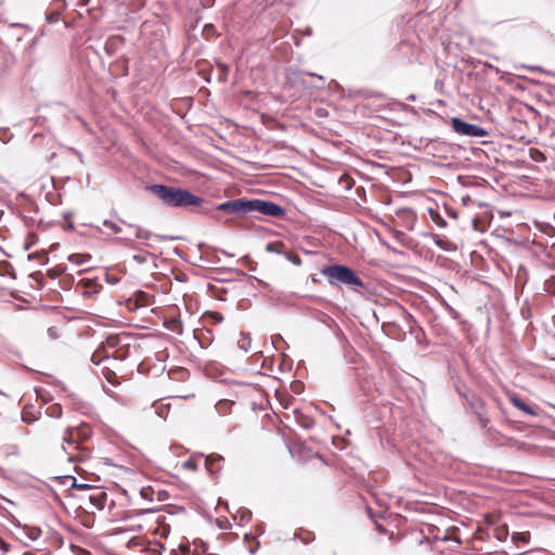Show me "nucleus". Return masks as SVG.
I'll return each mask as SVG.
<instances>
[{
	"label": "nucleus",
	"instance_id": "1",
	"mask_svg": "<svg viewBox=\"0 0 555 555\" xmlns=\"http://www.w3.org/2000/svg\"><path fill=\"white\" fill-rule=\"evenodd\" d=\"M147 190L155 195L164 205L172 208H185L199 206L203 198L189 190L165 184H152Z\"/></svg>",
	"mask_w": 555,
	"mask_h": 555
},
{
	"label": "nucleus",
	"instance_id": "2",
	"mask_svg": "<svg viewBox=\"0 0 555 555\" xmlns=\"http://www.w3.org/2000/svg\"><path fill=\"white\" fill-rule=\"evenodd\" d=\"M322 273L324 276L327 278L328 283L334 286H364L363 281L356 274V272L351 268L347 266H328L322 270Z\"/></svg>",
	"mask_w": 555,
	"mask_h": 555
},
{
	"label": "nucleus",
	"instance_id": "3",
	"mask_svg": "<svg viewBox=\"0 0 555 555\" xmlns=\"http://www.w3.org/2000/svg\"><path fill=\"white\" fill-rule=\"evenodd\" d=\"M216 209L227 215H233L236 217H249L250 216V199H234L219 204Z\"/></svg>",
	"mask_w": 555,
	"mask_h": 555
},
{
	"label": "nucleus",
	"instance_id": "4",
	"mask_svg": "<svg viewBox=\"0 0 555 555\" xmlns=\"http://www.w3.org/2000/svg\"><path fill=\"white\" fill-rule=\"evenodd\" d=\"M255 212L263 216L279 218L285 215V209L273 202L250 199V216H253Z\"/></svg>",
	"mask_w": 555,
	"mask_h": 555
},
{
	"label": "nucleus",
	"instance_id": "5",
	"mask_svg": "<svg viewBox=\"0 0 555 555\" xmlns=\"http://www.w3.org/2000/svg\"><path fill=\"white\" fill-rule=\"evenodd\" d=\"M451 126L453 131L456 132L457 134L469 138H482L488 134V132L478 125L469 124L457 117H453L451 119Z\"/></svg>",
	"mask_w": 555,
	"mask_h": 555
},
{
	"label": "nucleus",
	"instance_id": "6",
	"mask_svg": "<svg viewBox=\"0 0 555 555\" xmlns=\"http://www.w3.org/2000/svg\"><path fill=\"white\" fill-rule=\"evenodd\" d=\"M118 343V339L117 337H109L107 338L106 340V346H104L103 350H96L93 354H92V362L94 364H100L101 361L106 358L108 359L111 357V354L107 352L106 348H114Z\"/></svg>",
	"mask_w": 555,
	"mask_h": 555
},
{
	"label": "nucleus",
	"instance_id": "7",
	"mask_svg": "<svg viewBox=\"0 0 555 555\" xmlns=\"http://www.w3.org/2000/svg\"><path fill=\"white\" fill-rule=\"evenodd\" d=\"M133 227L135 229V237L139 238V240H142L143 244L145 246H147V247L152 246L151 241L153 238H160V240L167 238L166 236L154 234L151 231L142 229V228L138 227V225H133Z\"/></svg>",
	"mask_w": 555,
	"mask_h": 555
},
{
	"label": "nucleus",
	"instance_id": "8",
	"mask_svg": "<svg viewBox=\"0 0 555 555\" xmlns=\"http://www.w3.org/2000/svg\"><path fill=\"white\" fill-rule=\"evenodd\" d=\"M224 457L220 454H209L205 459V465L206 468L212 474L215 470H220L221 467L219 465H216L219 462H222Z\"/></svg>",
	"mask_w": 555,
	"mask_h": 555
},
{
	"label": "nucleus",
	"instance_id": "9",
	"mask_svg": "<svg viewBox=\"0 0 555 555\" xmlns=\"http://www.w3.org/2000/svg\"><path fill=\"white\" fill-rule=\"evenodd\" d=\"M511 402L515 408L522 411L525 414L530 415V416L537 415L535 411L530 405H528L526 402H524L521 399H519L518 397H512Z\"/></svg>",
	"mask_w": 555,
	"mask_h": 555
},
{
	"label": "nucleus",
	"instance_id": "10",
	"mask_svg": "<svg viewBox=\"0 0 555 555\" xmlns=\"http://www.w3.org/2000/svg\"><path fill=\"white\" fill-rule=\"evenodd\" d=\"M63 440H64V443H66L68 447L74 446L76 449H79V444L76 440V437L74 436V430L72 428H68L65 431Z\"/></svg>",
	"mask_w": 555,
	"mask_h": 555
},
{
	"label": "nucleus",
	"instance_id": "11",
	"mask_svg": "<svg viewBox=\"0 0 555 555\" xmlns=\"http://www.w3.org/2000/svg\"><path fill=\"white\" fill-rule=\"evenodd\" d=\"M430 218L433 222H435L440 228L447 227V221L443 219V217L436 210L430 209L429 210Z\"/></svg>",
	"mask_w": 555,
	"mask_h": 555
},
{
	"label": "nucleus",
	"instance_id": "12",
	"mask_svg": "<svg viewBox=\"0 0 555 555\" xmlns=\"http://www.w3.org/2000/svg\"><path fill=\"white\" fill-rule=\"evenodd\" d=\"M89 259H90L89 255L72 254L68 256V261H70L77 266L83 264Z\"/></svg>",
	"mask_w": 555,
	"mask_h": 555
},
{
	"label": "nucleus",
	"instance_id": "13",
	"mask_svg": "<svg viewBox=\"0 0 555 555\" xmlns=\"http://www.w3.org/2000/svg\"><path fill=\"white\" fill-rule=\"evenodd\" d=\"M469 405L472 406L474 413L476 414V411H482L483 410V402L482 400L477 397V396H473L469 400Z\"/></svg>",
	"mask_w": 555,
	"mask_h": 555
},
{
	"label": "nucleus",
	"instance_id": "14",
	"mask_svg": "<svg viewBox=\"0 0 555 555\" xmlns=\"http://www.w3.org/2000/svg\"><path fill=\"white\" fill-rule=\"evenodd\" d=\"M232 403H230L229 401L227 400H222V401H219L217 404H216V410L219 414H227L229 412V408Z\"/></svg>",
	"mask_w": 555,
	"mask_h": 555
},
{
	"label": "nucleus",
	"instance_id": "15",
	"mask_svg": "<svg viewBox=\"0 0 555 555\" xmlns=\"http://www.w3.org/2000/svg\"><path fill=\"white\" fill-rule=\"evenodd\" d=\"M48 413L50 416L59 418L62 415V408L60 404H53L48 408Z\"/></svg>",
	"mask_w": 555,
	"mask_h": 555
},
{
	"label": "nucleus",
	"instance_id": "16",
	"mask_svg": "<svg viewBox=\"0 0 555 555\" xmlns=\"http://www.w3.org/2000/svg\"><path fill=\"white\" fill-rule=\"evenodd\" d=\"M237 345L242 350L247 352L250 348V338L248 336H242L238 339Z\"/></svg>",
	"mask_w": 555,
	"mask_h": 555
},
{
	"label": "nucleus",
	"instance_id": "17",
	"mask_svg": "<svg viewBox=\"0 0 555 555\" xmlns=\"http://www.w3.org/2000/svg\"><path fill=\"white\" fill-rule=\"evenodd\" d=\"M124 39L121 37H113V38H109L106 42V50L109 52L112 50L113 47H116L117 43L119 42H122Z\"/></svg>",
	"mask_w": 555,
	"mask_h": 555
},
{
	"label": "nucleus",
	"instance_id": "18",
	"mask_svg": "<svg viewBox=\"0 0 555 555\" xmlns=\"http://www.w3.org/2000/svg\"><path fill=\"white\" fill-rule=\"evenodd\" d=\"M76 431L82 439H87L91 435V430L87 425H82Z\"/></svg>",
	"mask_w": 555,
	"mask_h": 555
},
{
	"label": "nucleus",
	"instance_id": "19",
	"mask_svg": "<svg viewBox=\"0 0 555 555\" xmlns=\"http://www.w3.org/2000/svg\"><path fill=\"white\" fill-rule=\"evenodd\" d=\"M182 467H183L184 469L192 470V472H196V470H197V468H198V467H197V463H196L194 460H192V459H190V460H188V461L183 462V463H182Z\"/></svg>",
	"mask_w": 555,
	"mask_h": 555
},
{
	"label": "nucleus",
	"instance_id": "20",
	"mask_svg": "<svg viewBox=\"0 0 555 555\" xmlns=\"http://www.w3.org/2000/svg\"><path fill=\"white\" fill-rule=\"evenodd\" d=\"M476 416L478 418V422L482 428H486L489 424V418L485 416L482 411H476Z\"/></svg>",
	"mask_w": 555,
	"mask_h": 555
},
{
	"label": "nucleus",
	"instance_id": "21",
	"mask_svg": "<svg viewBox=\"0 0 555 555\" xmlns=\"http://www.w3.org/2000/svg\"><path fill=\"white\" fill-rule=\"evenodd\" d=\"M103 224L113 230L115 233L121 232V228L118 224L114 223L113 221L105 220Z\"/></svg>",
	"mask_w": 555,
	"mask_h": 555
},
{
	"label": "nucleus",
	"instance_id": "22",
	"mask_svg": "<svg viewBox=\"0 0 555 555\" xmlns=\"http://www.w3.org/2000/svg\"><path fill=\"white\" fill-rule=\"evenodd\" d=\"M437 246H439L441 249L444 250H451L450 243L447 240L443 238H437L436 240Z\"/></svg>",
	"mask_w": 555,
	"mask_h": 555
},
{
	"label": "nucleus",
	"instance_id": "23",
	"mask_svg": "<svg viewBox=\"0 0 555 555\" xmlns=\"http://www.w3.org/2000/svg\"><path fill=\"white\" fill-rule=\"evenodd\" d=\"M210 317L217 323H221L223 321V317L219 312H210Z\"/></svg>",
	"mask_w": 555,
	"mask_h": 555
},
{
	"label": "nucleus",
	"instance_id": "24",
	"mask_svg": "<svg viewBox=\"0 0 555 555\" xmlns=\"http://www.w3.org/2000/svg\"><path fill=\"white\" fill-rule=\"evenodd\" d=\"M132 259H133L135 262H138V263H143V262H145V258H144L143 256H141V255H134V256L132 257Z\"/></svg>",
	"mask_w": 555,
	"mask_h": 555
},
{
	"label": "nucleus",
	"instance_id": "25",
	"mask_svg": "<svg viewBox=\"0 0 555 555\" xmlns=\"http://www.w3.org/2000/svg\"><path fill=\"white\" fill-rule=\"evenodd\" d=\"M446 210H447L448 215H449L451 218H453V219H457V212H456L455 210H453V209H448V208H446Z\"/></svg>",
	"mask_w": 555,
	"mask_h": 555
},
{
	"label": "nucleus",
	"instance_id": "26",
	"mask_svg": "<svg viewBox=\"0 0 555 555\" xmlns=\"http://www.w3.org/2000/svg\"><path fill=\"white\" fill-rule=\"evenodd\" d=\"M251 516V513L249 511L243 512L242 519L249 520Z\"/></svg>",
	"mask_w": 555,
	"mask_h": 555
},
{
	"label": "nucleus",
	"instance_id": "27",
	"mask_svg": "<svg viewBox=\"0 0 555 555\" xmlns=\"http://www.w3.org/2000/svg\"><path fill=\"white\" fill-rule=\"evenodd\" d=\"M39 534H40V531H39V530H35V529H34V530L31 531V539H33V540H36V539L39 537Z\"/></svg>",
	"mask_w": 555,
	"mask_h": 555
},
{
	"label": "nucleus",
	"instance_id": "28",
	"mask_svg": "<svg viewBox=\"0 0 555 555\" xmlns=\"http://www.w3.org/2000/svg\"><path fill=\"white\" fill-rule=\"evenodd\" d=\"M112 357H114L115 359H122L124 358V356L119 354L118 351H114Z\"/></svg>",
	"mask_w": 555,
	"mask_h": 555
},
{
	"label": "nucleus",
	"instance_id": "29",
	"mask_svg": "<svg viewBox=\"0 0 555 555\" xmlns=\"http://www.w3.org/2000/svg\"><path fill=\"white\" fill-rule=\"evenodd\" d=\"M90 3V0H80L81 5H88Z\"/></svg>",
	"mask_w": 555,
	"mask_h": 555
},
{
	"label": "nucleus",
	"instance_id": "30",
	"mask_svg": "<svg viewBox=\"0 0 555 555\" xmlns=\"http://www.w3.org/2000/svg\"><path fill=\"white\" fill-rule=\"evenodd\" d=\"M309 76L318 77L320 80H323L322 76H319L317 74L308 73Z\"/></svg>",
	"mask_w": 555,
	"mask_h": 555
},
{
	"label": "nucleus",
	"instance_id": "31",
	"mask_svg": "<svg viewBox=\"0 0 555 555\" xmlns=\"http://www.w3.org/2000/svg\"><path fill=\"white\" fill-rule=\"evenodd\" d=\"M267 250H268V251H274V248L272 247V245H271V244H269V245L267 246Z\"/></svg>",
	"mask_w": 555,
	"mask_h": 555
},
{
	"label": "nucleus",
	"instance_id": "32",
	"mask_svg": "<svg viewBox=\"0 0 555 555\" xmlns=\"http://www.w3.org/2000/svg\"><path fill=\"white\" fill-rule=\"evenodd\" d=\"M117 282H118V280H117V279H112V281H111V283H112V284H115V283H117Z\"/></svg>",
	"mask_w": 555,
	"mask_h": 555
},
{
	"label": "nucleus",
	"instance_id": "33",
	"mask_svg": "<svg viewBox=\"0 0 555 555\" xmlns=\"http://www.w3.org/2000/svg\"><path fill=\"white\" fill-rule=\"evenodd\" d=\"M49 333H50L51 335H54V332H52V328H49Z\"/></svg>",
	"mask_w": 555,
	"mask_h": 555
},
{
	"label": "nucleus",
	"instance_id": "34",
	"mask_svg": "<svg viewBox=\"0 0 555 555\" xmlns=\"http://www.w3.org/2000/svg\"><path fill=\"white\" fill-rule=\"evenodd\" d=\"M49 333H50L51 335H54V332H52V328H49Z\"/></svg>",
	"mask_w": 555,
	"mask_h": 555
},
{
	"label": "nucleus",
	"instance_id": "35",
	"mask_svg": "<svg viewBox=\"0 0 555 555\" xmlns=\"http://www.w3.org/2000/svg\"><path fill=\"white\" fill-rule=\"evenodd\" d=\"M73 486H76V479L73 478Z\"/></svg>",
	"mask_w": 555,
	"mask_h": 555
}]
</instances>
